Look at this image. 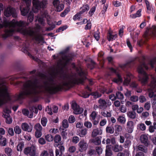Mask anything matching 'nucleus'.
<instances>
[{
  "label": "nucleus",
  "mask_w": 156,
  "mask_h": 156,
  "mask_svg": "<svg viewBox=\"0 0 156 156\" xmlns=\"http://www.w3.org/2000/svg\"><path fill=\"white\" fill-rule=\"evenodd\" d=\"M28 25V23L23 21H17L13 19L11 21L9 22L5 20L3 21L2 24H0V28L3 27L6 28L5 34L3 36L5 38L12 35V33L16 30L24 35L34 37V39H39L38 26L36 28H34L25 27Z\"/></svg>",
  "instance_id": "obj_1"
},
{
  "label": "nucleus",
  "mask_w": 156,
  "mask_h": 156,
  "mask_svg": "<svg viewBox=\"0 0 156 156\" xmlns=\"http://www.w3.org/2000/svg\"><path fill=\"white\" fill-rule=\"evenodd\" d=\"M13 43H10L7 45V48L8 49L11 48L14 45H16L19 46L21 48V51L24 53L26 54L30 57H31L32 58L37 62L38 66L39 65V59L36 58L32 56L30 53L34 51L36 54H38V51L36 48L37 45V43L39 42V40H14Z\"/></svg>",
  "instance_id": "obj_2"
},
{
  "label": "nucleus",
  "mask_w": 156,
  "mask_h": 156,
  "mask_svg": "<svg viewBox=\"0 0 156 156\" xmlns=\"http://www.w3.org/2000/svg\"><path fill=\"white\" fill-rule=\"evenodd\" d=\"M62 83V85L60 84L57 85L56 87H50L49 86V83L48 81H44V85L46 90L49 94H53L58 92L62 91V90H65L66 89L65 87L69 89L70 88V87L71 86L70 83L66 81H63Z\"/></svg>",
  "instance_id": "obj_3"
},
{
  "label": "nucleus",
  "mask_w": 156,
  "mask_h": 156,
  "mask_svg": "<svg viewBox=\"0 0 156 156\" xmlns=\"http://www.w3.org/2000/svg\"><path fill=\"white\" fill-rule=\"evenodd\" d=\"M48 2L47 0H43L40 2V11L41 17H40V25L42 26H44L45 25V19L48 16V12L46 9L47 7Z\"/></svg>",
  "instance_id": "obj_4"
},
{
  "label": "nucleus",
  "mask_w": 156,
  "mask_h": 156,
  "mask_svg": "<svg viewBox=\"0 0 156 156\" xmlns=\"http://www.w3.org/2000/svg\"><path fill=\"white\" fill-rule=\"evenodd\" d=\"M137 71L139 73V80L143 85L146 84L149 79L147 74L141 66L137 68Z\"/></svg>",
  "instance_id": "obj_5"
},
{
  "label": "nucleus",
  "mask_w": 156,
  "mask_h": 156,
  "mask_svg": "<svg viewBox=\"0 0 156 156\" xmlns=\"http://www.w3.org/2000/svg\"><path fill=\"white\" fill-rule=\"evenodd\" d=\"M78 75L80 77L79 78H75L71 82V84L73 85L83 84L84 81L87 78L85 73L82 69L78 73Z\"/></svg>",
  "instance_id": "obj_6"
},
{
  "label": "nucleus",
  "mask_w": 156,
  "mask_h": 156,
  "mask_svg": "<svg viewBox=\"0 0 156 156\" xmlns=\"http://www.w3.org/2000/svg\"><path fill=\"white\" fill-rule=\"evenodd\" d=\"M24 90L19 94H16L15 98L16 101H20L24 99L27 97V81L23 84Z\"/></svg>",
  "instance_id": "obj_7"
},
{
  "label": "nucleus",
  "mask_w": 156,
  "mask_h": 156,
  "mask_svg": "<svg viewBox=\"0 0 156 156\" xmlns=\"http://www.w3.org/2000/svg\"><path fill=\"white\" fill-rule=\"evenodd\" d=\"M23 3L26 4L27 7L24 8L23 5H21L20 6V10L21 11V14L23 16H26L29 12L30 10L29 6L31 4V0H22Z\"/></svg>",
  "instance_id": "obj_8"
},
{
  "label": "nucleus",
  "mask_w": 156,
  "mask_h": 156,
  "mask_svg": "<svg viewBox=\"0 0 156 156\" xmlns=\"http://www.w3.org/2000/svg\"><path fill=\"white\" fill-rule=\"evenodd\" d=\"M99 105V108L104 110L108 106H110L112 105L110 101L108 99L105 100L101 98H100L98 101Z\"/></svg>",
  "instance_id": "obj_9"
},
{
  "label": "nucleus",
  "mask_w": 156,
  "mask_h": 156,
  "mask_svg": "<svg viewBox=\"0 0 156 156\" xmlns=\"http://www.w3.org/2000/svg\"><path fill=\"white\" fill-rule=\"evenodd\" d=\"M4 15L6 17H9L11 15L15 18L17 16L16 9L11 7H9L7 8L4 11Z\"/></svg>",
  "instance_id": "obj_10"
},
{
  "label": "nucleus",
  "mask_w": 156,
  "mask_h": 156,
  "mask_svg": "<svg viewBox=\"0 0 156 156\" xmlns=\"http://www.w3.org/2000/svg\"><path fill=\"white\" fill-rule=\"evenodd\" d=\"M24 153L25 154H29L30 156H36V149L34 146L25 148L24 150Z\"/></svg>",
  "instance_id": "obj_11"
},
{
  "label": "nucleus",
  "mask_w": 156,
  "mask_h": 156,
  "mask_svg": "<svg viewBox=\"0 0 156 156\" xmlns=\"http://www.w3.org/2000/svg\"><path fill=\"white\" fill-rule=\"evenodd\" d=\"M63 143H61L58 144H55V147H58L59 149H56L55 150V156H62V154L65 151V147L62 145Z\"/></svg>",
  "instance_id": "obj_12"
},
{
  "label": "nucleus",
  "mask_w": 156,
  "mask_h": 156,
  "mask_svg": "<svg viewBox=\"0 0 156 156\" xmlns=\"http://www.w3.org/2000/svg\"><path fill=\"white\" fill-rule=\"evenodd\" d=\"M52 3L55 11L57 12L61 11L64 8V4L61 3L59 0H54Z\"/></svg>",
  "instance_id": "obj_13"
},
{
  "label": "nucleus",
  "mask_w": 156,
  "mask_h": 156,
  "mask_svg": "<svg viewBox=\"0 0 156 156\" xmlns=\"http://www.w3.org/2000/svg\"><path fill=\"white\" fill-rule=\"evenodd\" d=\"M149 36L156 37V26H153L152 27L150 31L147 30L143 35L144 37H147Z\"/></svg>",
  "instance_id": "obj_14"
},
{
  "label": "nucleus",
  "mask_w": 156,
  "mask_h": 156,
  "mask_svg": "<svg viewBox=\"0 0 156 156\" xmlns=\"http://www.w3.org/2000/svg\"><path fill=\"white\" fill-rule=\"evenodd\" d=\"M80 147L79 151L80 152H83L85 151L87 148V144L83 140H81L78 144Z\"/></svg>",
  "instance_id": "obj_15"
},
{
  "label": "nucleus",
  "mask_w": 156,
  "mask_h": 156,
  "mask_svg": "<svg viewBox=\"0 0 156 156\" xmlns=\"http://www.w3.org/2000/svg\"><path fill=\"white\" fill-rule=\"evenodd\" d=\"M141 142L144 144L146 146H148L149 144V141L147 136L145 135H141L140 137Z\"/></svg>",
  "instance_id": "obj_16"
},
{
  "label": "nucleus",
  "mask_w": 156,
  "mask_h": 156,
  "mask_svg": "<svg viewBox=\"0 0 156 156\" xmlns=\"http://www.w3.org/2000/svg\"><path fill=\"white\" fill-rule=\"evenodd\" d=\"M21 128L23 131L28 132H31L32 129V126L29 125L26 122L22 124Z\"/></svg>",
  "instance_id": "obj_17"
},
{
  "label": "nucleus",
  "mask_w": 156,
  "mask_h": 156,
  "mask_svg": "<svg viewBox=\"0 0 156 156\" xmlns=\"http://www.w3.org/2000/svg\"><path fill=\"white\" fill-rule=\"evenodd\" d=\"M33 11L35 13L37 12L39 10V0H33Z\"/></svg>",
  "instance_id": "obj_18"
},
{
  "label": "nucleus",
  "mask_w": 156,
  "mask_h": 156,
  "mask_svg": "<svg viewBox=\"0 0 156 156\" xmlns=\"http://www.w3.org/2000/svg\"><path fill=\"white\" fill-rule=\"evenodd\" d=\"M126 129L129 133H131L133 130L134 123L132 121H128L127 123Z\"/></svg>",
  "instance_id": "obj_19"
},
{
  "label": "nucleus",
  "mask_w": 156,
  "mask_h": 156,
  "mask_svg": "<svg viewBox=\"0 0 156 156\" xmlns=\"http://www.w3.org/2000/svg\"><path fill=\"white\" fill-rule=\"evenodd\" d=\"M112 81L117 83H121L123 82L122 78L119 73H117L116 77L113 78Z\"/></svg>",
  "instance_id": "obj_20"
},
{
  "label": "nucleus",
  "mask_w": 156,
  "mask_h": 156,
  "mask_svg": "<svg viewBox=\"0 0 156 156\" xmlns=\"http://www.w3.org/2000/svg\"><path fill=\"white\" fill-rule=\"evenodd\" d=\"M74 56V55L71 53L69 55H65L62 59L64 61H66L69 63L70 62L73 61V57Z\"/></svg>",
  "instance_id": "obj_21"
},
{
  "label": "nucleus",
  "mask_w": 156,
  "mask_h": 156,
  "mask_svg": "<svg viewBox=\"0 0 156 156\" xmlns=\"http://www.w3.org/2000/svg\"><path fill=\"white\" fill-rule=\"evenodd\" d=\"M115 133L114 135L115 136H117L119 135L122 130V128L121 126L116 125L115 126Z\"/></svg>",
  "instance_id": "obj_22"
},
{
  "label": "nucleus",
  "mask_w": 156,
  "mask_h": 156,
  "mask_svg": "<svg viewBox=\"0 0 156 156\" xmlns=\"http://www.w3.org/2000/svg\"><path fill=\"white\" fill-rule=\"evenodd\" d=\"M102 133L101 129H94L92 132L91 136L92 137H94L98 135H101Z\"/></svg>",
  "instance_id": "obj_23"
},
{
  "label": "nucleus",
  "mask_w": 156,
  "mask_h": 156,
  "mask_svg": "<svg viewBox=\"0 0 156 156\" xmlns=\"http://www.w3.org/2000/svg\"><path fill=\"white\" fill-rule=\"evenodd\" d=\"M112 149L115 152H119L122 151L123 148L121 145L115 144L112 147Z\"/></svg>",
  "instance_id": "obj_24"
},
{
  "label": "nucleus",
  "mask_w": 156,
  "mask_h": 156,
  "mask_svg": "<svg viewBox=\"0 0 156 156\" xmlns=\"http://www.w3.org/2000/svg\"><path fill=\"white\" fill-rule=\"evenodd\" d=\"M22 112L24 115L27 116L29 118H32L33 116V112H30V115H29V112L28 110L27 109H23L22 110Z\"/></svg>",
  "instance_id": "obj_25"
},
{
  "label": "nucleus",
  "mask_w": 156,
  "mask_h": 156,
  "mask_svg": "<svg viewBox=\"0 0 156 156\" xmlns=\"http://www.w3.org/2000/svg\"><path fill=\"white\" fill-rule=\"evenodd\" d=\"M110 145H107L105 150V156H112V154Z\"/></svg>",
  "instance_id": "obj_26"
},
{
  "label": "nucleus",
  "mask_w": 156,
  "mask_h": 156,
  "mask_svg": "<svg viewBox=\"0 0 156 156\" xmlns=\"http://www.w3.org/2000/svg\"><path fill=\"white\" fill-rule=\"evenodd\" d=\"M80 9L81 10L79 12L80 14H82L84 12H87L89 10V7L88 5L86 4L81 7Z\"/></svg>",
  "instance_id": "obj_27"
},
{
  "label": "nucleus",
  "mask_w": 156,
  "mask_h": 156,
  "mask_svg": "<svg viewBox=\"0 0 156 156\" xmlns=\"http://www.w3.org/2000/svg\"><path fill=\"white\" fill-rule=\"evenodd\" d=\"M87 130L86 128L81 129L78 132V135L81 137H83L87 134Z\"/></svg>",
  "instance_id": "obj_28"
},
{
  "label": "nucleus",
  "mask_w": 156,
  "mask_h": 156,
  "mask_svg": "<svg viewBox=\"0 0 156 156\" xmlns=\"http://www.w3.org/2000/svg\"><path fill=\"white\" fill-rule=\"evenodd\" d=\"M61 137L60 135H55L54 137L55 144H58L62 143L61 142Z\"/></svg>",
  "instance_id": "obj_29"
},
{
  "label": "nucleus",
  "mask_w": 156,
  "mask_h": 156,
  "mask_svg": "<svg viewBox=\"0 0 156 156\" xmlns=\"http://www.w3.org/2000/svg\"><path fill=\"white\" fill-rule=\"evenodd\" d=\"M108 36L109 37L108 39H113L117 38V35L115 33H113L112 31H109L108 32Z\"/></svg>",
  "instance_id": "obj_30"
},
{
  "label": "nucleus",
  "mask_w": 156,
  "mask_h": 156,
  "mask_svg": "<svg viewBox=\"0 0 156 156\" xmlns=\"http://www.w3.org/2000/svg\"><path fill=\"white\" fill-rule=\"evenodd\" d=\"M127 116L131 119H134L136 118V113L134 111H129L127 113Z\"/></svg>",
  "instance_id": "obj_31"
},
{
  "label": "nucleus",
  "mask_w": 156,
  "mask_h": 156,
  "mask_svg": "<svg viewBox=\"0 0 156 156\" xmlns=\"http://www.w3.org/2000/svg\"><path fill=\"white\" fill-rule=\"evenodd\" d=\"M105 141L107 144H108L111 143L113 145L115 144H116L115 139L114 137H113L111 139L107 138Z\"/></svg>",
  "instance_id": "obj_32"
},
{
  "label": "nucleus",
  "mask_w": 156,
  "mask_h": 156,
  "mask_svg": "<svg viewBox=\"0 0 156 156\" xmlns=\"http://www.w3.org/2000/svg\"><path fill=\"white\" fill-rule=\"evenodd\" d=\"M74 110V113L75 114L77 115L80 114L82 113L83 109L82 108H80L79 106L77 107Z\"/></svg>",
  "instance_id": "obj_33"
},
{
  "label": "nucleus",
  "mask_w": 156,
  "mask_h": 156,
  "mask_svg": "<svg viewBox=\"0 0 156 156\" xmlns=\"http://www.w3.org/2000/svg\"><path fill=\"white\" fill-rule=\"evenodd\" d=\"M34 128L36 130L35 132V136L37 138H39V123H37L34 126Z\"/></svg>",
  "instance_id": "obj_34"
},
{
  "label": "nucleus",
  "mask_w": 156,
  "mask_h": 156,
  "mask_svg": "<svg viewBox=\"0 0 156 156\" xmlns=\"http://www.w3.org/2000/svg\"><path fill=\"white\" fill-rule=\"evenodd\" d=\"M145 2L147 6V12L149 13H151L152 9V7L150 5L149 3L147 0H145Z\"/></svg>",
  "instance_id": "obj_35"
},
{
  "label": "nucleus",
  "mask_w": 156,
  "mask_h": 156,
  "mask_svg": "<svg viewBox=\"0 0 156 156\" xmlns=\"http://www.w3.org/2000/svg\"><path fill=\"white\" fill-rule=\"evenodd\" d=\"M106 131L107 133L112 134L114 131L113 126H107L106 128Z\"/></svg>",
  "instance_id": "obj_36"
},
{
  "label": "nucleus",
  "mask_w": 156,
  "mask_h": 156,
  "mask_svg": "<svg viewBox=\"0 0 156 156\" xmlns=\"http://www.w3.org/2000/svg\"><path fill=\"white\" fill-rule=\"evenodd\" d=\"M49 83V86L50 87H55L54 86L55 85L54 83V78L52 77H51L48 79V81H46Z\"/></svg>",
  "instance_id": "obj_37"
},
{
  "label": "nucleus",
  "mask_w": 156,
  "mask_h": 156,
  "mask_svg": "<svg viewBox=\"0 0 156 156\" xmlns=\"http://www.w3.org/2000/svg\"><path fill=\"white\" fill-rule=\"evenodd\" d=\"M81 14H80V12H79L73 16V19L74 21L76 20H77L79 21L81 20L82 19Z\"/></svg>",
  "instance_id": "obj_38"
},
{
  "label": "nucleus",
  "mask_w": 156,
  "mask_h": 156,
  "mask_svg": "<svg viewBox=\"0 0 156 156\" xmlns=\"http://www.w3.org/2000/svg\"><path fill=\"white\" fill-rule=\"evenodd\" d=\"M125 27V26L124 25H122L120 27V29L119 30V35L120 38H122L123 35V30Z\"/></svg>",
  "instance_id": "obj_39"
},
{
  "label": "nucleus",
  "mask_w": 156,
  "mask_h": 156,
  "mask_svg": "<svg viewBox=\"0 0 156 156\" xmlns=\"http://www.w3.org/2000/svg\"><path fill=\"white\" fill-rule=\"evenodd\" d=\"M92 142L97 145H98L101 143V139L99 137H97L94 139Z\"/></svg>",
  "instance_id": "obj_40"
},
{
  "label": "nucleus",
  "mask_w": 156,
  "mask_h": 156,
  "mask_svg": "<svg viewBox=\"0 0 156 156\" xmlns=\"http://www.w3.org/2000/svg\"><path fill=\"white\" fill-rule=\"evenodd\" d=\"M116 99L122 100L124 98L123 94L120 91H117L116 93Z\"/></svg>",
  "instance_id": "obj_41"
},
{
  "label": "nucleus",
  "mask_w": 156,
  "mask_h": 156,
  "mask_svg": "<svg viewBox=\"0 0 156 156\" xmlns=\"http://www.w3.org/2000/svg\"><path fill=\"white\" fill-rule=\"evenodd\" d=\"M12 149L9 147H7L5 149V152L8 156H11L12 155Z\"/></svg>",
  "instance_id": "obj_42"
},
{
  "label": "nucleus",
  "mask_w": 156,
  "mask_h": 156,
  "mask_svg": "<svg viewBox=\"0 0 156 156\" xmlns=\"http://www.w3.org/2000/svg\"><path fill=\"white\" fill-rule=\"evenodd\" d=\"M45 138L46 140L51 142L54 140V137L51 134H48L45 136Z\"/></svg>",
  "instance_id": "obj_43"
},
{
  "label": "nucleus",
  "mask_w": 156,
  "mask_h": 156,
  "mask_svg": "<svg viewBox=\"0 0 156 156\" xmlns=\"http://www.w3.org/2000/svg\"><path fill=\"white\" fill-rule=\"evenodd\" d=\"M96 63L92 60L90 61V63L88 64L87 65L88 67L92 69L95 67Z\"/></svg>",
  "instance_id": "obj_44"
},
{
  "label": "nucleus",
  "mask_w": 156,
  "mask_h": 156,
  "mask_svg": "<svg viewBox=\"0 0 156 156\" xmlns=\"http://www.w3.org/2000/svg\"><path fill=\"white\" fill-rule=\"evenodd\" d=\"M48 24L50 25V26L49 27H48L46 28V31H50L52 30H53L55 27V25L54 24H51L48 21Z\"/></svg>",
  "instance_id": "obj_45"
},
{
  "label": "nucleus",
  "mask_w": 156,
  "mask_h": 156,
  "mask_svg": "<svg viewBox=\"0 0 156 156\" xmlns=\"http://www.w3.org/2000/svg\"><path fill=\"white\" fill-rule=\"evenodd\" d=\"M117 120L118 121L122 124H124L126 121L125 117L121 116L119 117Z\"/></svg>",
  "instance_id": "obj_46"
},
{
  "label": "nucleus",
  "mask_w": 156,
  "mask_h": 156,
  "mask_svg": "<svg viewBox=\"0 0 156 156\" xmlns=\"http://www.w3.org/2000/svg\"><path fill=\"white\" fill-rule=\"evenodd\" d=\"M14 130L15 133L16 134H19L21 132V129L18 126H16L14 127Z\"/></svg>",
  "instance_id": "obj_47"
},
{
  "label": "nucleus",
  "mask_w": 156,
  "mask_h": 156,
  "mask_svg": "<svg viewBox=\"0 0 156 156\" xmlns=\"http://www.w3.org/2000/svg\"><path fill=\"white\" fill-rule=\"evenodd\" d=\"M97 115V113L96 112H92L90 115V120L92 121V120L95 119Z\"/></svg>",
  "instance_id": "obj_48"
},
{
  "label": "nucleus",
  "mask_w": 156,
  "mask_h": 156,
  "mask_svg": "<svg viewBox=\"0 0 156 156\" xmlns=\"http://www.w3.org/2000/svg\"><path fill=\"white\" fill-rule=\"evenodd\" d=\"M24 144L23 142H20L19 143L17 147V150L18 151H21L22 150L23 147H24Z\"/></svg>",
  "instance_id": "obj_49"
},
{
  "label": "nucleus",
  "mask_w": 156,
  "mask_h": 156,
  "mask_svg": "<svg viewBox=\"0 0 156 156\" xmlns=\"http://www.w3.org/2000/svg\"><path fill=\"white\" fill-rule=\"evenodd\" d=\"M134 62L133 61H130L123 64L122 66L123 68H126V67L130 68L131 67V65L132 63L134 64Z\"/></svg>",
  "instance_id": "obj_50"
},
{
  "label": "nucleus",
  "mask_w": 156,
  "mask_h": 156,
  "mask_svg": "<svg viewBox=\"0 0 156 156\" xmlns=\"http://www.w3.org/2000/svg\"><path fill=\"white\" fill-rule=\"evenodd\" d=\"M68 28V26L66 25H65L59 27L56 31V32H59L65 30Z\"/></svg>",
  "instance_id": "obj_51"
},
{
  "label": "nucleus",
  "mask_w": 156,
  "mask_h": 156,
  "mask_svg": "<svg viewBox=\"0 0 156 156\" xmlns=\"http://www.w3.org/2000/svg\"><path fill=\"white\" fill-rule=\"evenodd\" d=\"M38 109L39 110V105H37V108L34 106H33L30 108L31 112H34L35 113H37L38 112Z\"/></svg>",
  "instance_id": "obj_52"
},
{
  "label": "nucleus",
  "mask_w": 156,
  "mask_h": 156,
  "mask_svg": "<svg viewBox=\"0 0 156 156\" xmlns=\"http://www.w3.org/2000/svg\"><path fill=\"white\" fill-rule=\"evenodd\" d=\"M62 126L65 128H67L69 127V124L67 119H65L63 120Z\"/></svg>",
  "instance_id": "obj_53"
},
{
  "label": "nucleus",
  "mask_w": 156,
  "mask_h": 156,
  "mask_svg": "<svg viewBox=\"0 0 156 156\" xmlns=\"http://www.w3.org/2000/svg\"><path fill=\"white\" fill-rule=\"evenodd\" d=\"M84 125L85 127L88 129L91 128L92 126L91 123L89 121H85Z\"/></svg>",
  "instance_id": "obj_54"
},
{
  "label": "nucleus",
  "mask_w": 156,
  "mask_h": 156,
  "mask_svg": "<svg viewBox=\"0 0 156 156\" xmlns=\"http://www.w3.org/2000/svg\"><path fill=\"white\" fill-rule=\"evenodd\" d=\"M47 122V119L46 118L44 117L41 119V123L43 126H46Z\"/></svg>",
  "instance_id": "obj_55"
},
{
  "label": "nucleus",
  "mask_w": 156,
  "mask_h": 156,
  "mask_svg": "<svg viewBox=\"0 0 156 156\" xmlns=\"http://www.w3.org/2000/svg\"><path fill=\"white\" fill-rule=\"evenodd\" d=\"M131 141L128 139L126 140L124 145V147L125 148L128 147L131 144Z\"/></svg>",
  "instance_id": "obj_56"
},
{
  "label": "nucleus",
  "mask_w": 156,
  "mask_h": 156,
  "mask_svg": "<svg viewBox=\"0 0 156 156\" xmlns=\"http://www.w3.org/2000/svg\"><path fill=\"white\" fill-rule=\"evenodd\" d=\"M34 19V15L32 12H30L28 16L27 20L30 22H31Z\"/></svg>",
  "instance_id": "obj_57"
},
{
  "label": "nucleus",
  "mask_w": 156,
  "mask_h": 156,
  "mask_svg": "<svg viewBox=\"0 0 156 156\" xmlns=\"http://www.w3.org/2000/svg\"><path fill=\"white\" fill-rule=\"evenodd\" d=\"M7 144L6 139L5 138H3L1 140L0 142V145L2 146H5Z\"/></svg>",
  "instance_id": "obj_58"
},
{
  "label": "nucleus",
  "mask_w": 156,
  "mask_h": 156,
  "mask_svg": "<svg viewBox=\"0 0 156 156\" xmlns=\"http://www.w3.org/2000/svg\"><path fill=\"white\" fill-rule=\"evenodd\" d=\"M75 121V118L74 116L73 115H71L69 117L68 121L70 123H73Z\"/></svg>",
  "instance_id": "obj_59"
},
{
  "label": "nucleus",
  "mask_w": 156,
  "mask_h": 156,
  "mask_svg": "<svg viewBox=\"0 0 156 156\" xmlns=\"http://www.w3.org/2000/svg\"><path fill=\"white\" fill-rule=\"evenodd\" d=\"M145 148V147L144 146L142 145H139L138 147V149L139 150L141 151L144 152H146L147 151V150Z\"/></svg>",
  "instance_id": "obj_60"
},
{
  "label": "nucleus",
  "mask_w": 156,
  "mask_h": 156,
  "mask_svg": "<svg viewBox=\"0 0 156 156\" xmlns=\"http://www.w3.org/2000/svg\"><path fill=\"white\" fill-rule=\"evenodd\" d=\"M91 95L93 96L94 98H97L101 97V94L98 92H93L91 94Z\"/></svg>",
  "instance_id": "obj_61"
},
{
  "label": "nucleus",
  "mask_w": 156,
  "mask_h": 156,
  "mask_svg": "<svg viewBox=\"0 0 156 156\" xmlns=\"http://www.w3.org/2000/svg\"><path fill=\"white\" fill-rule=\"evenodd\" d=\"M69 11V9H65L63 12L61 13L60 16L62 17H64Z\"/></svg>",
  "instance_id": "obj_62"
},
{
  "label": "nucleus",
  "mask_w": 156,
  "mask_h": 156,
  "mask_svg": "<svg viewBox=\"0 0 156 156\" xmlns=\"http://www.w3.org/2000/svg\"><path fill=\"white\" fill-rule=\"evenodd\" d=\"M155 62H156V57L153 58L150 61V64L151 67H154Z\"/></svg>",
  "instance_id": "obj_63"
},
{
  "label": "nucleus",
  "mask_w": 156,
  "mask_h": 156,
  "mask_svg": "<svg viewBox=\"0 0 156 156\" xmlns=\"http://www.w3.org/2000/svg\"><path fill=\"white\" fill-rule=\"evenodd\" d=\"M96 8L95 6H93L90 9L89 12V14L90 16H91L95 12Z\"/></svg>",
  "instance_id": "obj_64"
}]
</instances>
